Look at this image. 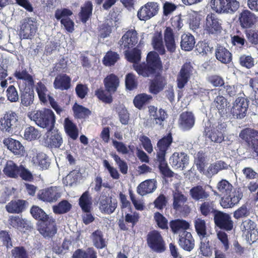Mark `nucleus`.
<instances>
[{
    "label": "nucleus",
    "instance_id": "f257e3e1",
    "mask_svg": "<svg viewBox=\"0 0 258 258\" xmlns=\"http://www.w3.org/2000/svg\"><path fill=\"white\" fill-rule=\"evenodd\" d=\"M27 116L41 128L50 130L54 128L56 117L54 112L50 109L44 108L41 110L29 112Z\"/></svg>",
    "mask_w": 258,
    "mask_h": 258
},
{
    "label": "nucleus",
    "instance_id": "f03ea898",
    "mask_svg": "<svg viewBox=\"0 0 258 258\" xmlns=\"http://www.w3.org/2000/svg\"><path fill=\"white\" fill-rule=\"evenodd\" d=\"M147 62L134 64V70L140 76L149 77L154 75L156 71L162 67L161 61L158 54L155 51L148 53Z\"/></svg>",
    "mask_w": 258,
    "mask_h": 258
},
{
    "label": "nucleus",
    "instance_id": "7ed1b4c3",
    "mask_svg": "<svg viewBox=\"0 0 258 258\" xmlns=\"http://www.w3.org/2000/svg\"><path fill=\"white\" fill-rule=\"evenodd\" d=\"M210 5L217 13L230 15L234 14L240 6L237 0H211Z\"/></svg>",
    "mask_w": 258,
    "mask_h": 258
},
{
    "label": "nucleus",
    "instance_id": "20e7f679",
    "mask_svg": "<svg viewBox=\"0 0 258 258\" xmlns=\"http://www.w3.org/2000/svg\"><path fill=\"white\" fill-rule=\"evenodd\" d=\"M148 247L157 253H162L166 250V244L160 232L157 230L150 231L146 237Z\"/></svg>",
    "mask_w": 258,
    "mask_h": 258
},
{
    "label": "nucleus",
    "instance_id": "39448f33",
    "mask_svg": "<svg viewBox=\"0 0 258 258\" xmlns=\"http://www.w3.org/2000/svg\"><path fill=\"white\" fill-rule=\"evenodd\" d=\"M18 115L14 111H7L0 118V129L4 132L13 133L19 125Z\"/></svg>",
    "mask_w": 258,
    "mask_h": 258
},
{
    "label": "nucleus",
    "instance_id": "423d86ee",
    "mask_svg": "<svg viewBox=\"0 0 258 258\" xmlns=\"http://www.w3.org/2000/svg\"><path fill=\"white\" fill-rule=\"evenodd\" d=\"M239 137L258 156V130L244 128L240 131Z\"/></svg>",
    "mask_w": 258,
    "mask_h": 258
},
{
    "label": "nucleus",
    "instance_id": "0eeeda50",
    "mask_svg": "<svg viewBox=\"0 0 258 258\" xmlns=\"http://www.w3.org/2000/svg\"><path fill=\"white\" fill-rule=\"evenodd\" d=\"M215 225L225 231H230L233 229L234 222L230 215L221 211H218L214 216Z\"/></svg>",
    "mask_w": 258,
    "mask_h": 258
},
{
    "label": "nucleus",
    "instance_id": "6e6552de",
    "mask_svg": "<svg viewBox=\"0 0 258 258\" xmlns=\"http://www.w3.org/2000/svg\"><path fill=\"white\" fill-rule=\"evenodd\" d=\"M157 3L149 2L141 7L137 12V17L141 21H147L155 16L159 11Z\"/></svg>",
    "mask_w": 258,
    "mask_h": 258
},
{
    "label": "nucleus",
    "instance_id": "1a4fd4ad",
    "mask_svg": "<svg viewBox=\"0 0 258 258\" xmlns=\"http://www.w3.org/2000/svg\"><path fill=\"white\" fill-rule=\"evenodd\" d=\"M38 230L44 238H52L57 230L55 220L52 217H49L48 220L40 222Z\"/></svg>",
    "mask_w": 258,
    "mask_h": 258
},
{
    "label": "nucleus",
    "instance_id": "9d476101",
    "mask_svg": "<svg viewBox=\"0 0 258 258\" xmlns=\"http://www.w3.org/2000/svg\"><path fill=\"white\" fill-rule=\"evenodd\" d=\"M248 102L247 99L244 97H239L236 98L230 111L233 116L237 119L244 118L247 113Z\"/></svg>",
    "mask_w": 258,
    "mask_h": 258
},
{
    "label": "nucleus",
    "instance_id": "9b49d317",
    "mask_svg": "<svg viewBox=\"0 0 258 258\" xmlns=\"http://www.w3.org/2000/svg\"><path fill=\"white\" fill-rule=\"evenodd\" d=\"M237 17V22L242 29L251 28L257 21L256 16L247 9H243L238 13Z\"/></svg>",
    "mask_w": 258,
    "mask_h": 258
},
{
    "label": "nucleus",
    "instance_id": "f8f14e48",
    "mask_svg": "<svg viewBox=\"0 0 258 258\" xmlns=\"http://www.w3.org/2000/svg\"><path fill=\"white\" fill-rule=\"evenodd\" d=\"M72 15L73 12L67 8L57 9L55 12V18L60 20L61 24L69 32H72L74 30V22L69 18Z\"/></svg>",
    "mask_w": 258,
    "mask_h": 258
},
{
    "label": "nucleus",
    "instance_id": "ddd939ff",
    "mask_svg": "<svg viewBox=\"0 0 258 258\" xmlns=\"http://www.w3.org/2000/svg\"><path fill=\"white\" fill-rule=\"evenodd\" d=\"M222 29V24L217 16L213 13L208 14L204 25V30L206 33L209 34H218L221 33Z\"/></svg>",
    "mask_w": 258,
    "mask_h": 258
},
{
    "label": "nucleus",
    "instance_id": "4468645a",
    "mask_svg": "<svg viewBox=\"0 0 258 258\" xmlns=\"http://www.w3.org/2000/svg\"><path fill=\"white\" fill-rule=\"evenodd\" d=\"M36 30V23L31 18H26L21 21L20 34L23 39H31Z\"/></svg>",
    "mask_w": 258,
    "mask_h": 258
},
{
    "label": "nucleus",
    "instance_id": "2eb2a0df",
    "mask_svg": "<svg viewBox=\"0 0 258 258\" xmlns=\"http://www.w3.org/2000/svg\"><path fill=\"white\" fill-rule=\"evenodd\" d=\"M98 203L101 213L109 215L113 213L117 206V200L106 195H100Z\"/></svg>",
    "mask_w": 258,
    "mask_h": 258
},
{
    "label": "nucleus",
    "instance_id": "dca6fc26",
    "mask_svg": "<svg viewBox=\"0 0 258 258\" xmlns=\"http://www.w3.org/2000/svg\"><path fill=\"white\" fill-rule=\"evenodd\" d=\"M192 67L190 62L184 63L177 76V86L183 89L190 79L192 72Z\"/></svg>",
    "mask_w": 258,
    "mask_h": 258
},
{
    "label": "nucleus",
    "instance_id": "f3484780",
    "mask_svg": "<svg viewBox=\"0 0 258 258\" xmlns=\"http://www.w3.org/2000/svg\"><path fill=\"white\" fill-rule=\"evenodd\" d=\"M137 35V31L134 29L127 31L119 40V43L121 48L129 50L133 48L138 42Z\"/></svg>",
    "mask_w": 258,
    "mask_h": 258
},
{
    "label": "nucleus",
    "instance_id": "a211bd4d",
    "mask_svg": "<svg viewBox=\"0 0 258 258\" xmlns=\"http://www.w3.org/2000/svg\"><path fill=\"white\" fill-rule=\"evenodd\" d=\"M189 156L183 152H174L169 158V163L175 169L183 170L189 163Z\"/></svg>",
    "mask_w": 258,
    "mask_h": 258
},
{
    "label": "nucleus",
    "instance_id": "6ab92c4d",
    "mask_svg": "<svg viewBox=\"0 0 258 258\" xmlns=\"http://www.w3.org/2000/svg\"><path fill=\"white\" fill-rule=\"evenodd\" d=\"M205 136L215 143H220L224 139L223 127L222 124L219 123L215 127H206Z\"/></svg>",
    "mask_w": 258,
    "mask_h": 258
},
{
    "label": "nucleus",
    "instance_id": "aec40b11",
    "mask_svg": "<svg viewBox=\"0 0 258 258\" xmlns=\"http://www.w3.org/2000/svg\"><path fill=\"white\" fill-rule=\"evenodd\" d=\"M195 121L196 117L192 112L184 111L179 115L178 124L183 131H187L194 127Z\"/></svg>",
    "mask_w": 258,
    "mask_h": 258
},
{
    "label": "nucleus",
    "instance_id": "412c9836",
    "mask_svg": "<svg viewBox=\"0 0 258 258\" xmlns=\"http://www.w3.org/2000/svg\"><path fill=\"white\" fill-rule=\"evenodd\" d=\"M47 137L45 142L47 146L51 148H59L63 143V140L60 133L58 130H47Z\"/></svg>",
    "mask_w": 258,
    "mask_h": 258
},
{
    "label": "nucleus",
    "instance_id": "4be33fe9",
    "mask_svg": "<svg viewBox=\"0 0 258 258\" xmlns=\"http://www.w3.org/2000/svg\"><path fill=\"white\" fill-rule=\"evenodd\" d=\"M166 85L167 80L166 78L161 75H157L153 80L150 81L149 90L151 94L157 95L163 91Z\"/></svg>",
    "mask_w": 258,
    "mask_h": 258
},
{
    "label": "nucleus",
    "instance_id": "5701e85b",
    "mask_svg": "<svg viewBox=\"0 0 258 258\" xmlns=\"http://www.w3.org/2000/svg\"><path fill=\"white\" fill-rule=\"evenodd\" d=\"M173 142V138L171 133L160 139L157 142V146L158 151L157 157H165L167 151Z\"/></svg>",
    "mask_w": 258,
    "mask_h": 258
},
{
    "label": "nucleus",
    "instance_id": "b1692460",
    "mask_svg": "<svg viewBox=\"0 0 258 258\" xmlns=\"http://www.w3.org/2000/svg\"><path fill=\"white\" fill-rule=\"evenodd\" d=\"M179 245L184 250L190 251L195 247V240L190 232L182 231L179 234Z\"/></svg>",
    "mask_w": 258,
    "mask_h": 258
},
{
    "label": "nucleus",
    "instance_id": "393cba45",
    "mask_svg": "<svg viewBox=\"0 0 258 258\" xmlns=\"http://www.w3.org/2000/svg\"><path fill=\"white\" fill-rule=\"evenodd\" d=\"M53 87L55 89L68 90L71 87V78L66 74H59L54 79Z\"/></svg>",
    "mask_w": 258,
    "mask_h": 258
},
{
    "label": "nucleus",
    "instance_id": "a878e982",
    "mask_svg": "<svg viewBox=\"0 0 258 258\" xmlns=\"http://www.w3.org/2000/svg\"><path fill=\"white\" fill-rule=\"evenodd\" d=\"M3 143L15 155H22L23 154L24 147L19 141L8 138L3 140Z\"/></svg>",
    "mask_w": 258,
    "mask_h": 258
},
{
    "label": "nucleus",
    "instance_id": "bb28decb",
    "mask_svg": "<svg viewBox=\"0 0 258 258\" xmlns=\"http://www.w3.org/2000/svg\"><path fill=\"white\" fill-rule=\"evenodd\" d=\"M216 59L224 64H228L232 61V53L225 47L218 45L215 50Z\"/></svg>",
    "mask_w": 258,
    "mask_h": 258
},
{
    "label": "nucleus",
    "instance_id": "cd10ccee",
    "mask_svg": "<svg viewBox=\"0 0 258 258\" xmlns=\"http://www.w3.org/2000/svg\"><path fill=\"white\" fill-rule=\"evenodd\" d=\"M103 83L107 92L114 93L119 86V80L116 75L110 74L104 79Z\"/></svg>",
    "mask_w": 258,
    "mask_h": 258
},
{
    "label": "nucleus",
    "instance_id": "c85d7f7f",
    "mask_svg": "<svg viewBox=\"0 0 258 258\" xmlns=\"http://www.w3.org/2000/svg\"><path fill=\"white\" fill-rule=\"evenodd\" d=\"M243 195H224L221 197L220 205L224 209L231 208L237 205L242 199Z\"/></svg>",
    "mask_w": 258,
    "mask_h": 258
},
{
    "label": "nucleus",
    "instance_id": "c756f323",
    "mask_svg": "<svg viewBox=\"0 0 258 258\" xmlns=\"http://www.w3.org/2000/svg\"><path fill=\"white\" fill-rule=\"evenodd\" d=\"M27 203L23 200H12L6 206V209L9 213L20 214L25 210Z\"/></svg>",
    "mask_w": 258,
    "mask_h": 258
},
{
    "label": "nucleus",
    "instance_id": "7c9ffc66",
    "mask_svg": "<svg viewBox=\"0 0 258 258\" xmlns=\"http://www.w3.org/2000/svg\"><path fill=\"white\" fill-rule=\"evenodd\" d=\"M21 103L22 105L28 107L31 105L34 100V92L33 88H23L20 89Z\"/></svg>",
    "mask_w": 258,
    "mask_h": 258
},
{
    "label": "nucleus",
    "instance_id": "2f4dec72",
    "mask_svg": "<svg viewBox=\"0 0 258 258\" xmlns=\"http://www.w3.org/2000/svg\"><path fill=\"white\" fill-rule=\"evenodd\" d=\"M254 210L248 202H246L233 212V217L237 220L250 217Z\"/></svg>",
    "mask_w": 258,
    "mask_h": 258
},
{
    "label": "nucleus",
    "instance_id": "473e14b6",
    "mask_svg": "<svg viewBox=\"0 0 258 258\" xmlns=\"http://www.w3.org/2000/svg\"><path fill=\"white\" fill-rule=\"evenodd\" d=\"M164 39L165 46L167 49L170 52H174L176 49V44L174 39V35L172 29L169 27H167L164 33Z\"/></svg>",
    "mask_w": 258,
    "mask_h": 258
},
{
    "label": "nucleus",
    "instance_id": "72a5a7b5",
    "mask_svg": "<svg viewBox=\"0 0 258 258\" xmlns=\"http://www.w3.org/2000/svg\"><path fill=\"white\" fill-rule=\"evenodd\" d=\"M20 166H18L13 161L8 160L3 169V172L7 176L17 178L19 176Z\"/></svg>",
    "mask_w": 258,
    "mask_h": 258
},
{
    "label": "nucleus",
    "instance_id": "f704fd0d",
    "mask_svg": "<svg viewBox=\"0 0 258 258\" xmlns=\"http://www.w3.org/2000/svg\"><path fill=\"white\" fill-rule=\"evenodd\" d=\"M93 4L91 1L86 2L81 8L79 17L83 23H86L92 15Z\"/></svg>",
    "mask_w": 258,
    "mask_h": 258
},
{
    "label": "nucleus",
    "instance_id": "c9c22d12",
    "mask_svg": "<svg viewBox=\"0 0 258 258\" xmlns=\"http://www.w3.org/2000/svg\"><path fill=\"white\" fill-rule=\"evenodd\" d=\"M196 41L194 36L190 33L183 34L181 37V48L184 51L191 50L195 45Z\"/></svg>",
    "mask_w": 258,
    "mask_h": 258
},
{
    "label": "nucleus",
    "instance_id": "e433bc0d",
    "mask_svg": "<svg viewBox=\"0 0 258 258\" xmlns=\"http://www.w3.org/2000/svg\"><path fill=\"white\" fill-rule=\"evenodd\" d=\"M198 250L199 254L205 257H210L213 255V248L207 239H200Z\"/></svg>",
    "mask_w": 258,
    "mask_h": 258
},
{
    "label": "nucleus",
    "instance_id": "4c0bfd02",
    "mask_svg": "<svg viewBox=\"0 0 258 258\" xmlns=\"http://www.w3.org/2000/svg\"><path fill=\"white\" fill-rule=\"evenodd\" d=\"M72 258H97V253L93 247L86 250L78 248L74 252Z\"/></svg>",
    "mask_w": 258,
    "mask_h": 258
},
{
    "label": "nucleus",
    "instance_id": "58836bf2",
    "mask_svg": "<svg viewBox=\"0 0 258 258\" xmlns=\"http://www.w3.org/2000/svg\"><path fill=\"white\" fill-rule=\"evenodd\" d=\"M91 236L93 245L97 249H102L106 246L105 240L101 230H95L92 233Z\"/></svg>",
    "mask_w": 258,
    "mask_h": 258
},
{
    "label": "nucleus",
    "instance_id": "ea45409f",
    "mask_svg": "<svg viewBox=\"0 0 258 258\" xmlns=\"http://www.w3.org/2000/svg\"><path fill=\"white\" fill-rule=\"evenodd\" d=\"M152 44L154 49L160 55L165 53V49L163 43L162 35L161 32H156L152 40Z\"/></svg>",
    "mask_w": 258,
    "mask_h": 258
},
{
    "label": "nucleus",
    "instance_id": "a19ab883",
    "mask_svg": "<svg viewBox=\"0 0 258 258\" xmlns=\"http://www.w3.org/2000/svg\"><path fill=\"white\" fill-rule=\"evenodd\" d=\"M194 226L200 239H204L207 236L205 221L201 218H196L194 220Z\"/></svg>",
    "mask_w": 258,
    "mask_h": 258
},
{
    "label": "nucleus",
    "instance_id": "79ce46f5",
    "mask_svg": "<svg viewBox=\"0 0 258 258\" xmlns=\"http://www.w3.org/2000/svg\"><path fill=\"white\" fill-rule=\"evenodd\" d=\"M153 99L151 95L142 93L136 95L134 99V104L139 109H141L143 106L149 103Z\"/></svg>",
    "mask_w": 258,
    "mask_h": 258
},
{
    "label": "nucleus",
    "instance_id": "37998d69",
    "mask_svg": "<svg viewBox=\"0 0 258 258\" xmlns=\"http://www.w3.org/2000/svg\"><path fill=\"white\" fill-rule=\"evenodd\" d=\"M8 223L11 227L16 229L24 228L28 227L27 220L19 216L12 215L9 216Z\"/></svg>",
    "mask_w": 258,
    "mask_h": 258
},
{
    "label": "nucleus",
    "instance_id": "c03bdc74",
    "mask_svg": "<svg viewBox=\"0 0 258 258\" xmlns=\"http://www.w3.org/2000/svg\"><path fill=\"white\" fill-rule=\"evenodd\" d=\"M113 94V93H109L106 89L104 90L102 87L97 89L94 92V94L97 98L106 104H110L112 102V95Z\"/></svg>",
    "mask_w": 258,
    "mask_h": 258
},
{
    "label": "nucleus",
    "instance_id": "a18cd8bd",
    "mask_svg": "<svg viewBox=\"0 0 258 258\" xmlns=\"http://www.w3.org/2000/svg\"><path fill=\"white\" fill-rule=\"evenodd\" d=\"M65 131L72 139L76 140L79 136V131L77 126L69 118H66L64 121Z\"/></svg>",
    "mask_w": 258,
    "mask_h": 258
},
{
    "label": "nucleus",
    "instance_id": "49530a36",
    "mask_svg": "<svg viewBox=\"0 0 258 258\" xmlns=\"http://www.w3.org/2000/svg\"><path fill=\"white\" fill-rule=\"evenodd\" d=\"M155 182L147 180L141 183L138 187V194H151L156 188Z\"/></svg>",
    "mask_w": 258,
    "mask_h": 258
},
{
    "label": "nucleus",
    "instance_id": "de8ad7c7",
    "mask_svg": "<svg viewBox=\"0 0 258 258\" xmlns=\"http://www.w3.org/2000/svg\"><path fill=\"white\" fill-rule=\"evenodd\" d=\"M227 168L228 165L224 161H217L210 164L207 170V176H213L218 173L219 171Z\"/></svg>",
    "mask_w": 258,
    "mask_h": 258
},
{
    "label": "nucleus",
    "instance_id": "09e8293b",
    "mask_svg": "<svg viewBox=\"0 0 258 258\" xmlns=\"http://www.w3.org/2000/svg\"><path fill=\"white\" fill-rule=\"evenodd\" d=\"M72 205L66 200H63L57 205L52 207V210L55 214H63L69 212L72 209Z\"/></svg>",
    "mask_w": 258,
    "mask_h": 258
},
{
    "label": "nucleus",
    "instance_id": "8fccbe9b",
    "mask_svg": "<svg viewBox=\"0 0 258 258\" xmlns=\"http://www.w3.org/2000/svg\"><path fill=\"white\" fill-rule=\"evenodd\" d=\"M159 162V169L160 173L166 177H172L174 172L170 169L165 157H157Z\"/></svg>",
    "mask_w": 258,
    "mask_h": 258
},
{
    "label": "nucleus",
    "instance_id": "3c124183",
    "mask_svg": "<svg viewBox=\"0 0 258 258\" xmlns=\"http://www.w3.org/2000/svg\"><path fill=\"white\" fill-rule=\"evenodd\" d=\"M228 104L227 99L221 95L217 96L214 100V104L221 115L227 113Z\"/></svg>",
    "mask_w": 258,
    "mask_h": 258
},
{
    "label": "nucleus",
    "instance_id": "603ef678",
    "mask_svg": "<svg viewBox=\"0 0 258 258\" xmlns=\"http://www.w3.org/2000/svg\"><path fill=\"white\" fill-rule=\"evenodd\" d=\"M199 211L202 215L207 217L210 216L211 214H213L214 216L215 215V214L219 210L215 209L213 202H204L201 205Z\"/></svg>",
    "mask_w": 258,
    "mask_h": 258
},
{
    "label": "nucleus",
    "instance_id": "864d4df0",
    "mask_svg": "<svg viewBox=\"0 0 258 258\" xmlns=\"http://www.w3.org/2000/svg\"><path fill=\"white\" fill-rule=\"evenodd\" d=\"M81 177V173L79 170H73L63 178V182L67 185L72 186L76 184Z\"/></svg>",
    "mask_w": 258,
    "mask_h": 258
},
{
    "label": "nucleus",
    "instance_id": "5fc2aeb1",
    "mask_svg": "<svg viewBox=\"0 0 258 258\" xmlns=\"http://www.w3.org/2000/svg\"><path fill=\"white\" fill-rule=\"evenodd\" d=\"M170 226L172 232L176 233L180 230L186 231L189 228V224L185 220L177 219L171 221L170 222Z\"/></svg>",
    "mask_w": 258,
    "mask_h": 258
},
{
    "label": "nucleus",
    "instance_id": "6e6d98bb",
    "mask_svg": "<svg viewBox=\"0 0 258 258\" xmlns=\"http://www.w3.org/2000/svg\"><path fill=\"white\" fill-rule=\"evenodd\" d=\"M125 55L128 61L137 64L141 60V51L136 47L134 48L131 51L125 50Z\"/></svg>",
    "mask_w": 258,
    "mask_h": 258
},
{
    "label": "nucleus",
    "instance_id": "4d7b16f0",
    "mask_svg": "<svg viewBox=\"0 0 258 258\" xmlns=\"http://www.w3.org/2000/svg\"><path fill=\"white\" fill-rule=\"evenodd\" d=\"M119 54L114 51L109 50L107 51L103 58V63L105 66L111 67L113 66L119 59Z\"/></svg>",
    "mask_w": 258,
    "mask_h": 258
},
{
    "label": "nucleus",
    "instance_id": "13d9d810",
    "mask_svg": "<svg viewBox=\"0 0 258 258\" xmlns=\"http://www.w3.org/2000/svg\"><path fill=\"white\" fill-rule=\"evenodd\" d=\"M30 213L35 219L40 222L48 220V218H49L43 210L37 206H33L31 208Z\"/></svg>",
    "mask_w": 258,
    "mask_h": 258
},
{
    "label": "nucleus",
    "instance_id": "bf43d9fd",
    "mask_svg": "<svg viewBox=\"0 0 258 258\" xmlns=\"http://www.w3.org/2000/svg\"><path fill=\"white\" fill-rule=\"evenodd\" d=\"M89 195H82L79 199V206L82 210L85 213H90L92 208V199Z\"/></svg>",
    "mask_w": 258,
    "mask_h": 258
},
{
    "label": "nucleus",
    "instance_id": "052dcab7",
    "mask_svg": "<svg viewBox=\"0 0 258 258\" xmlns=\"http://www.w3.org/2000/svg\"><path fill=\"white\" fill-rule=\"evenodd\" d=\"M74 113L77 118L85 119L91 114V111L81 105L75 103L73 106Z\"/></svg>",
    "mask_w": 258,
    "mask_h": 258
},
{
    "label": "nucleus",
    "instance_id": "680f3d73",
    "mask_svg": "<svg viewBox=\"0 0 258 258\" xmlns=\"http://www.w3.org/2000/svg\"><path fill=\"white\" fill-rule=\"evenodd\" d=\"M217 188L221 194H231L234 189L233 185L228 180L223 179L218 182Z\"/></svg>",
    "mask_w": 258,
    "mask_h": 258
},
{
    "label": "nucleus",
    "instance_id": "e2e57ef3",
    "mask_svg": "<svg viewBox=\"0 0 258 258\" xmlns=\"http://www.w3.org/2000/svg\"><path fill=\"white\" fill-rule=\"evenodd\" d=\"M39 131L34 126H30L24 131V138L27 141L35 140L39 138Z\"/></svg>",
    "mask_w": 258,
    "mask_h": 258
},
{
    "label": "nucleus",
    "instance_id": "0e129e2a",
    "mask_svg": "<svg viewBox=\"0 0 258 258\" xmlns=\"http://www.w3.org/2000/svg\"><path fill=\"white\" fill-rule=\"evenodd\" d=\"M36 91L41 102L46 103L47 102L46 93L48 90L45 85L41 82H38Z\"/></svg>",
    "mask_w": 258,
    "mask_h": 258
},
{
    "label": "nucleus",
    "instance_id": "69168bd1",
    "mask_svg": "<svg viewBox=\"0 0 258 258\" xmlns=\"http://www.w3.org/2000/svg\"><path fill=\"white\" fill-rule=\"evenodd\" d=\"M34 160L39 166L43 169H47L50 164V162L48 161V156L43 153L37 154L35 159H34Z\"/></svg>",
    "mask_w": 258,
    "mask_h": 258
},
{
    "label": "nucleus",
    "instance_id": "338daca9",
    "mask_svg": "<svg viewBox=\"0 0 258 258\" xmlns=\"http://www.w3.org/2000/svg\"><path fill=\"white\" fill-rule=\"evenodd\" d=\"M239 62L241 66L249 69L254 66V58L251 56L246 54L241 55L239 58Z\"/></svg>",
    "mask_w": 258,
    "mask_h": 258
},
{
    "label": "nucleus",
    "instance_id": "774afa93",
    "mask_svg": "<svg viewBox=\"0 0 258 258\" xmlns=\"http://www.w3.org/2000/svg\"><path fill=\"white\" fill-rule=\"evenodd\" d=\"M7 99L11 102H16L19 97L17 89L14 85H10L6 90Z\"/></svg>",
    "mask_w": 258,
    "mask_h": 258
}]
</instances>
